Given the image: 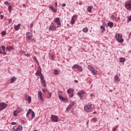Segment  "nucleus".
<instances>
[{
	"label": "nucleus",
	"instance_id": "f257e3e1",
	"mask_svg": "<svg viewBox=\"0 0 131 131\" xmlns=\"http://www.w3.org/2000/svg\"><path fill=\"white\" fill-rule=\"evenodd\" d=\"M95 108L94 104H85L84 106V110L85 112H91Z\"/></svg>",
	"mask_w": 131,
	"mask_h": 131
},
{
	"label": "nucleus",
	"instance_id": "f03ea898",
	"mask_svg": "<svg viewBox=\"0 0 131 131\" xmlns=\"http://www.w3.org/2000/svg\"><path fill=\"white\" fill-rule=\"evenodd\" d=\"M88 69H89L93 75H98V71L93 66L91 65L88 66Z\"/></svg>",
	"mask_w": 131,
	"mask_h": 131
},
{
	"label": "nucleus",
	"instance_id": "7ed1b4c3",
	"mask_svg": "<svg viewBox=\"0 0 131 131\" xmlns=\"http://www.w3.org/2000/svg\"><path fill=\"white\" fill-rule=\"evenodd\" d=\"M115 38L117 41L121 43L123 42V39L122 38V36H121L119 34H117L115 35Z\"/></svg>",
	"mask_w": 131,
	"mask_h": 131
},
{
	"label": "nucleus",
	"instance_id": "20e7f679",
	"mask_svg": "<svg viewBox=\"0 0 131 131\" xmlns=\"http://www.w3.org/2000/svg\"><path fill=\"white\" fill-rule=\"evenodd\" d=\"M38 97H39L41 102H43L45 101V98H43V95L41 91H39L38 92Z\"/></svg>",
	"mask_w": 131,
	"mask_h": 131
},
{
	"label": "nucleus",
	"instance_id": "39448f33",
	"mask_svg": "<svg viewBox=\"0 0 131 131\" xmlns=\"http://www.w3.org/2000/svg\"><path fill=\"white\" fill-rule=\"evenodd\" d=\"M73 69H77L79 71H82V70H83V69L82 68V67H81V66L78 65V64H74L73 67H72Z\"/></svg>",
	"mask_w": 131,
	"mask_h": 131
},
{
	"label": "nucleus",
	"instance_id": "423d86ee",
	"mask_svg": "<svg viewBox=\"0 0 131 131\" xmlns=\"http://www.w3.org/2000/svg\"><path fill=\"white\" fill-rule=\"evenodd\" d=\"M54 22L57 23V28H59V27H61V20H60V18L59 17L55 18L54 20Z\"/></svg>",
	"mask_w": 131,
	"mask_h": 131
},
{
	"label": "nucleus",
	"instance_id": "0eeeda50",
	"mask_svg": "<svg viewBox=\"0 0 131 131\" xmlns=\"http://www.w3.org/2000/svg\"><path fill=\"white\" fill-rule=\"evenodd\" d=\"M40 78L43 86H44V88H46V86H47V84L46 83V80H45V78L43 77V75H41L40 76Z\"/></svg>",
	"mask_w": 131,
	"mask_h": 131
},
{
	"label": "nucleus",
	"instance_id": "6e6552de",
	"mask_svg": "<svg viewBox=\"0 0 131 131\" xmlns=\"http://www.w3.org/2000/svg\"><path fill=\"white\" fill-rule=\"evenodd\" d=\"M8 104L5 103V102L0 103V111L4 110L5 108H7Z\"/></svg>",
	"mask_w": 131,
	"mask_h": 131
},
{
	"label": "nucleus",
	"instance_id": "1a4fd4ad",
	"mask_svg": "<svg viewBox=\"0 0 131 131\" xmlns=\"http://www.w3.org/2000/svg\"><path fill=\"white\" fill-rule=\"evenodd\" d=\"M125 7L127 10H131V1L127 2L125 4Z\"/></svg>",
	"mask_w": 131,
	"mask_h": 131
},
{
	"label": "nucleus",
	"instance_id": "9d476101",
	"mask_svg": "<svg viewBox=\"0 0 131 131\" xmlns=\"http://www.w3.org/2000/svg\"><path fill=\"white\" fill-rule=\"evenodd\" d=\"M51 119L54 122H58L59 119L58 118V117L56 116L52 115L51 117Z\"/></svg>",
	"mask_w": 131,
	"mask_h": 131
},
{
	"label": "nucleus",
	"instance_id": "9b49d317",
	"mask_svg": "<svg viewBox=\"0 0 131 131\" xmlns=\"http://www.w3.org/2000/svg\"><path fill=\"white\" fill-rule=\"evenodd\" d=\"M58 97L59 100L61 101V102H63V103H66V102H67V99H66V98L64 97H62L61 94L58 95Z\"/></svg>",
	"mask_w": 131,
	"mask_h": 131
},
{
	"label": "nucleus",
	"instance_id": "f8f14e48",
	"mask_svg": "<svg viewBox=\"0 0 131 131\" xmlns=\"http://www.w3.org/2000/svg\"><path fill=\"white\" fill-rule=\"evenodd\" d=\"M85 94V92L82 90L81 91L78 92L77 95H78L79 97H80V99H82L83 97V95Z\"/></svg>",
	"mask_w": 131,
	"mask_h": 131
},
{
	"label": "nucleus",
	"instance_id": "ddd939ff",
	"mask_svg": "<svg viewBox=\"0 0 131 131\" xmlns=\"http://www.w3.org/2000/svg\"><path fill=\"white\" fill-rule=\"evenodd\" d=\"M49 30H51V31H53V30H56V26H55L54 23L51 24L49 26Z\"/></svg>",
	"mask_w": 131,
	"mask_h": 131
},
{
	"label": "nucleus",
	"instance_id": "4468645a",
	"mask_svg": "<svg viewBox=\"0 0 131 131\" xmlns=\"http://www.w3.org/2000/svg\"><path fill=\"white\" fill-rule=\"evenodd\" d=\"M26 35L28 39H31V37H32V34H31V33L27 32Z\"/></svg>",
	"mask_w": 131,
	"mask_h": 131
},
{
	"label": "nucleus",
	"instance_id": "2eb2a0df",
	"mask_svg": "<svg viewBox=\"0 0 131 131\" xmlns=\"http://www.w3.org/2000/svg\"><path fill=\"white\" fill-rule=\"evenodd\" d=\"M17 80V78L16 77H13L10 79V83H14Z\"/></svg>",
	"mask_w": 131,
	"mask_h": 131
},
{
	"label": "nucleus",
	"instance_id": "dca6fc26",
	"mask_svg": "<svg viewBox=\"0 0 131 131\" xmlns=\"http://www.w3.org/2000/svg\"><path fill=\"white\" fill-rule=\"evenodd\" d=\"M73 106H74V103H71L67 108V111H70V109L72 108Z\"/></svg>",
	"mask_w": 131,
	"mask_h": 131
},
{
	"label": "nucleus",
	"instance_id": "f3484780",
	"mask_svg": "<svg viewBox=\"0 0 131 131\" xmlns=\"http://www.w3.org/2000/svg\"><path fill=\"white\" fill-rule=\"evenodd\" d=\"M26 100H27L29 104L31 103V97L28 96H26Z\"/></svg>",
	"mask_w": 131,
	"mask_h": 131
},
{
	"label": "nucleus",
	"instance_id": "a211bd4d",
	"mask_svg": "<svg viewBox=\"0 0 131 131\" xmlns=\"http://www.w3.org/2000/svg\"><path fill=\"white\" fill-rule=\"evenodd\" d=\"M21 26V25L18 24L17 25L14 26V29L17 31V30H19V29L20 28V27Z\"/></svg>",
	"mask_w": 131,
	"mask_h": 131
},
{
	"label": "nucleus",
	"instance_id": "6ab92c4d",
	"mask_svg": "<svg viewBox=\"0 0 131 131\" xmlns=\"http://www.w3.org/2000/svg\"><path fill=\"white\" fill-rule=\"evenodd\" d=\"M115 81L116 82H119V81H120V80L119 79V77H118V76L116 75L115 76Z\"/></svg>",
	"mask_w": 131,
	"mask_h": 131
},
{
	"label": "nucleus",
	"instance_id": "aec40b11",
	"mask_svg": "<svg viewBox=\"0 0 131 131\" xmlns=\"http://www.w3.org/2000/svg\"><path fill=\"white\" fill-rule=\"evenodd\" d=\"M119 60H120V63H123V62H125V60L126 59L125 58H123V57H120Z\"/></svg>",
	"mask_w": 131,
	"mask_h": 131
},
{
	"label": "nucleus",
	"instance_id": "412c9836",
	"mask_svg": "<svg viewBox=\"0 0 131 131\" xmlns=\"http://www.w3.org/2000/svg\"><path fill=\"white\" fill-rule=\"evenodd\" d=\"M73 92H74V91L73 90V89H69L67 90V93L69 95L70 94H71V93H73Z\"/></svg>",
	"mask_w": 131,
	"mask_h": 131
},
{
	"label": "nucleus",
	"instance_id": "4be33fe9",
	"mask_svg": "<svg viewBox=\"0 0 131 131\" xmlns=\"http://www.w3.org/2000/svg\"><path fill=\"white\" fill-rule=\"evenodd\" d=\"M16 111H17L18 113H21V112H23L24 110H23V108H19V107H18L16 110Z\"/></svg>",
	"mask_w": 131,
	"mask_h": 131
},
{
	"label": "nucleus",
	"instance_id": "5701e85b",
	"mask_svg": "<svg viewBox=\"0 0 131 131\" xmlns=\"http://www.w3.org/2000/svg\"><path fill=\"white\" fill-rule=\"evenodd\" d=\"M107 26L110 27V28H112L113 27V23L110 21L107 23Z\"/></svg>",
	"mask_w": 131,
	"mask_h": 131
},
{
	"label": "nucleus",
	"instance_id": "b1692460",
	"mask_svg": "<svg viewBox=\"0 0 131 131\" xmlns=\"http://www.w3.org/2000/svg\"><path fill=\"white\" fill-rule=\"evenodd\" d=\"M31 112H32V110H31V108H30L27 113V115H26L27 117H28V116H29V114H30Z\"/></svg>",
	"mask_w": 131,
	"mask_h": 131
},
{
	"label": "nucleus",
	"instance_id": "393cba45",
	"mask_svg": "<svg viewBox=\"0 0 131 131\" xmlns=\"http://www.w3.org/2000/svg\"><path fill=\"white\" fill-rule=\"evenodd\" d=\"M22 126L19 125L17 128L16 131H20L22 130Z\"/></svg>",
	"mask_w": 131,
	"mask_h": 131
},
{
	"label": "nucleus",
	"instance_id": "a878e982",
	"mask_svg": "<svg viewBox=\"0 0 131 131\" xmlns=\"http://www.w3.org/2000/svg\"><path fill=\"white\" fill-rule=\"evenodd\" d=\"M93 9V7L92 6H89L88 7V9H87V11L91 13L92 12V10Z\"/></svg>",
	"mask_w": 131,
	"mask_h": 131
},
{
	"label": "nucleus",
	"instance_id": "bb28decb",
	"mask_svg": "<svg viewBox=\"0 0 131 131\" xmlns=\"http://www.w3.org/2000/svg\"><path fill=\"white\" fill-rule=\"evenodd\" d=\"M83 32L85 33H87L88 31H89V29L88 28H84L82 30Z\"/></svg>",
	"mask_w": 131,
	"mask_h": 131
},
{
	"label": "nucleus",
	"instance_id": "cd10ccee",
	"mask_svg": "<svg viewBox=\"0 0 131 131\" xmlns=\"http://www.w3.org/2000/svg\"><path fill=\"white\" fill-rule=\"evenodd\" d=\"M75 22V19H74V16H73L72 18L71 24H74Z\"/></svg>",
	"mask_w": 131,
	"mask_h": 131
},
{
	"label": "nucleus",
	"instance_id": "c85d7f7f",
	"mask_svg": "<svg viewBox=\"0 0 131 131\" xmlns=\"http://www.w3.org/2000/svg\"><path fill=\"white\" fill-rule=\"evenodd\" d=\"M12 8L13 7H12V6L11 5H9L8 6V11H9V12H12Z\"/></svg>",
	"mask_w": 131,
	"mask_h": 131
},
{
	"label": "nucleus",
	"instance_id": "c756f323",
	"mask_svg": "<svg viewBox=\"0 0 131 131\" xmlns=\"http://www.w3.org/2000/svg\"><path fill=\"white\" fill-rule=\"evenodd\" d=\"M18 113H18V111H14V112H13V116H17V114H18Z\"/></svg>",
	"mask_w": 131,
	"mask_h": 131
},
{
	"label": "nucleus",
	"instance_id": "7c9ffc66",
	"mask_svg": "<svg viewBox=\"0 0 131 131\" xmlns=\"http://www.w3.org/2000/svg\"><path fill=\"white\" fill-rule=\"evenodd\" d=\"M7 51H9V52H11L12 50H13V47H9L7 48Z\"/></svg>",
	"mask_w": 131,
	"mask_h": 131
},
{
	"label": "nucleus",
	"instance_id": "2f4dec72",
	"mask_svg": "<svg viewBox=\"0 0 131 131\" xmlns=\"http://www.w3.org/2000/svg\"><path fill=\"white\" fill-rule=\"evenodd\" d=\"M110 19L113 20H115V16H114V15H112L111 16Z\"/></svg>",
	"mask_w": 131,
	"mask_h": 131
},
{
	"label": "nucleus",
	"instance_id": "473e14b6",
	"mask_svg": "<svg viewBox=\"0 0 131 131\" xmlns=\"http://www.w3.org/2000/svg\"><path fill=\"white\" fill-rule=\"evenodd\" d=\"M2 35H7V32L6 31H3L1 33Z\"/></svg>",
	"mask_w": 131,
	"mask_h": 131
},
{
	"label": "nucleus",
	"instance_id": "72a5a7b5",
	"mask_svg": "<svg viewBox=\"0 0 131 131\" xmlns=\"http://www.w3.org/2000/svg\"><path fill=\"white\" fill-rule=\"evenodd\" d=\"M32 118L33 119L34 117H35V114L34 113V112H32Z\"/></svg>",
	"mask_w": 131,
	"mask_h": 131
},
{
	"label": "nucleus",
	"instance_id": "f704fd0d",
	"mask_svg": "<svg viewBox=\"0 0 131 131\" xmlns=\"http://www.w3.org/2000/svg\"><path fill=\"white\" fill-rule=\"evenodd\" d=\"M48 98L51 99L52 98V93H48Z\"/></svg>",
	"mask_w": 131,
	"mask_h": 131
},
{
	"label": "nucleus",
	"instance_id": "c9c22d12",
	"mask_svg": "<svg viewBox=\"0 0 131 131\" xmlns=\"http://www.w3.org/2000/svg\"><path fill=\"white\" fill-rule=\"evenodd\" d=\"M33 59L35 62H36V63H38V60H37V59L36 58L35 56H34Z\"/></svg>",
	"mask_w": 131,
	"mask_h": 131
},
{
	"label": "nucleus",
	"instance_id": "e433bc0d",
	"mask_svg": "<svg viewBox=\"0 0 131 131\" xmlns=\"http://www.w3.org/2000/svg\"><path fill=\"white\" fill-rule=\"evenodd\" d=\"M54 74L55 75H58V74H59V71L55 70L54 71Z\"/></svg>",
	"mask_w": 131,
	"mask_h": 131
},
{
	"label": "nucleus",
	"instance_id": "4c0bfd02",
	"mask_svg": "<svg viewBox=\"0 0 131 131\" xmlns=\"http://www.w3.org/2000/svg\"><path fill=\"white\" fill-rule=\"evenodd\" d=\"M51 11L53 12V13H57V9H55L54 8L51 9Z\"/></svg>",
	"mask_w": 131,
	"mask_h": 131
},
{
	"label": "nucleus",
	"instance_id": "58836bf2",
	"mask_svg": "<svg viewBox=\"0 0 131 131\" xmlns=\"http://www.w3.org/2000/svg\"><path fill=\"white\" fill-rule=\"evenodd\" d=\"M1 48H2V49L3 51V52H5V51H6V47H5V46H2L1 47Z\"/></svg>",
	"mask_w": 131,
	"mask_h": 131
},
{
	"label": "nucleus",
	"instance_id": "ea45409f",
	"mask_svg": "<svg viewBox=\"0 0 131 131\" xmlns=\"http://www.w3.org/2000/svg\"><path fill=\"white\" fill-rule=\"evenodd\" d=\"M100 28H101V29H102V31H105V27H104L103 26H101Z\"/></svg>",
	"mask_w": 131,
	"mask_h": 131
},
{
	"label": "nucleus",
	"instance_id": "a19ab883",
	"mask_svg": "<svg viewBox=\"0 0 131 131\" xmlns=\"http://www.w3.org/2000/svg\"><path fill=\"white\" fill-rule=\"evenodd\" d=\"M118 127V125H116L115 127L113 128V131H116V128H117Z\"/></svg>",
	"mask_w": 131,
	"mask_h": 131
},
{
	"label": "nucleus",
	"instance_id": "79ce46f5",
	"mask_svg": "<svg viewBox=\"0 0 131 131\" xmlns=\"http://www.w3.org/2000/svg\"><path fill=\"white\" fill-rule=\"evenodd\" d=\"M42 92L43 93H47V92H48V90L46 89H42Z\"/></svg>",
	"mask_w": 131,
	"mask_h": 131
},
{
	"label": "nucleus",
	"instance_id": "37998d69",
	"mask_svg": "<svg viewBox=\"0 0 131 131\" xmlns=\"http://www.w3.org/2000/svg\"><path fill=\"white\" fill-rule=\"evenodd\" d=\"M92 120H93L94 122H97V118H96L92 119Z\"/></svg>",
	"mask_w": 131,
	"mask_h": 131
},
{
	"label": "nucleus",
	"instance_id": "c03bdc74",
	"mask_svg": "<svg viewBox=\"0 0 131 131\" xmlns=\"http://www.w3.org/2000/svg\"><path fill=\"white\" fill-rule=\"evenodd\" d=\"M5 5H10V3L8 2H7V1H6L5 2Z\"/></svg>",
	"mask_w": 131,
	"mask_h": 131
},
{
	"label": "nucleus",
	"instance_id": "a18cd8bd",
	"mask_svg": "<svg viewBox=\"0 0 131 131\" xmlns=\"http://www.w3.org/2000/svg\"><path fill=\"white\" fill-rule=\"evenodd\" d=\"M0 18L1 20H3L4 19V15H0Z\"/></svg>",
	"mask_w": 131,
	"mask_h": 131
},
{
	"label": "nucleus",
	"instance_id": "49530a36",
	"mask_svg": "<svg viewBox=\"0 0 131 131\" xmlns=\"http://www.w3.org/2000/svg\"><path fill=\"white\" fill-rule=\"evenodd\" d=\"M25 56H26V57H29V56H30V54L28 53V54H25Z\"/></svg>",
	"mask_w": 131,
	"mask_h": 131
},
{
	"label": "nucleus",
	"instance_id": "de8ad7c7",
	"mask_svg": "<svg viewBox=\"0 0 131 131\" xmlns=\"http://www.w3.org/2000/svg\"><path fill=\"white\" fill-rule=\"evenodd\" d=\"M36 75L37 76H38V75H39V72H38V71L36 72Z\"/></svg>",
	"mask_w": 131,
	"mask_h": 131
},
{
	"label": "nucleus",
	"instance_id": "09e8293b",
	"mask_svg": "<svg viewBox=\"0 0 131 131\" xmlns=\"http://www.w3.org/2000/svg\"><path fill=\"white\" fill-rule=\"evenodd\" d=\"M54 57L55 56H54V55H51V58L52 59V60H53L54 59Z\"/></svg>",
	"mask_w": 131,
	"mask_h": 131
},
{
	"label": "nucleus",
	"instance_id": "8fccbe9b",
	"mask_svg": "<svg viewBox=\"0 0 131 131\" xmlns=\"http://www.w3.org/2000/svg\"><path fill=\"white\" fill-rule=\"evenodd\" d=\"M32 27H33V23H32L30 24V28H32Z\"/></svg>",
	"mask_w": 131,
	"mask_h": 131
},
{
	"label": "nucleus",
	"instance_id": "3c124183",
	"mask_svg": "<svg viewBox=\"0 0 131 131\" xmlns=\"http://www.w3.org/2000/svg\"><path fill=\"white\" fill-rule=\"evenodd\" d=\"M11 23H12V19L10 18V19H9V20L8 23L10 24Z\"/></svg>",
	"mask_w": 131,
	"mask_h": 131
},
{
	"label": "nucleus",
	"instance_id": "603ef678",
	"mask_svg": "<svg viewBox=\"0 0 131 131\" xmlns=\"http://www.w3.org/2000/svg\"><path fill=\"white\" fill-rule=\"evenodd\" d=\"M102 25H103V27L106 26V23H103Z\"/></svg>",
	"mask_w": 131,
	"mask_h": 131
},
{
	"label": "nucleus",
	"instance_id": "864d4df0",
	"mask_svg": "<svg viewBox=\"0 0 131 131\" xmlns=\"http://www.w3.org/2000/svg\"><path fill=\"white\" fill-rule=\"evenodd\" d=\"M11 124H12V125H15L16 122H12V123H11Z\"/></svg>",
	"mask_w": 131,
	"mask_h": 131
},
{
	"label": "nucleus",
	"instance_id": "5fc2aeb1",
	"mask_svg": "<svg viewBox=\"0 0 131 131\" xmlns=\"http://www.w3.org/2000/svg\"><path fill=\"white\" fill-rule=\"evenodd\" d=\"M73 97V94H71V95H70V97L72 98Z\"/></svg>",
	"mask_w": 131,
	"mask_h": 131
},
{
	"label": "nucleus",
	"instance_id": "6e6d98bb",
	"mask_svg": "<svg viewBox=\"0 0 131 131\" xmlns=\"http://www.w3.org/2000/svg\"><path fill=\"white\" fill-rule=\"evenodd\" d=\"M21 123H23V124H25V122L24 120H22L21 121Z\"/></svg>",
	"mask_w": 131,
	"mask_h": 131
},
{
	"label": "nucleus",
	"instance_id": "4d7b16f0",
	"mask_svg": "<svg viewBox=\"0 0 131 131\" xmlns=\"http://www.w3.org/2000/svg\"><path fill=\"white\" fill-rule=\"evenodd\" d=\"M55 7H58V3L57 2L55 3Z\"/></svg>",
	"mask_w": 131,
	"mask_h": 131
},
{
	"label": "nucleus",
	"instance_id": "13d9d810",
	"mask_svg": "<svg viewBox=\"0 0 131 131\" xmlns=\"http://www.w3.org/2000/svg\"><path fill=\"white\" fill-rule=\"evenodd\" d=\"M54 8V7L53 6H50L49 7V9H51V10H52V9H53Z\"/></svg>",
	"mask_w": 131,
	"mask_h": 131
},
{
	"label": "nucleus",
	"instance_id": "bf43d9fd",
	"mask_svg": "<svg viewBox=\"0 0 131 131\" xmlns=\"http://www.w3.org/2000/svg\"><path fill=\"white\" fill-rule=\"evenodd\" d=\"M58 93L59 94H63V92L61 91H58Z\"/></svg>",
	"mask_w": 131,
	"mask_h": 131
},
{
	"label": "nucleus",
	"instance_id": "052dcab7",
	"mask_svg": "<svg viewBox=\"0 0 131 131\" xmlns=\"http://www.w3.org/2000/svg\"><path fill=\"white\" fill-rule=\"evenodd\" d=\"M62 7H66V4H63L62 5Z\"/></svg>",
	"mask_w": 131,
	"mask_h": 131
},
{
	"label": "nucleus",
	"instance_id": "680f3d73",
	"mask_svg": "<svg viewBox=\"0 0 131 131\" xmlns=\"http://www.w3.org/2000/svg\"><path fill=\"white\" fill-rule=\"evenodd\" d=\"M79 5H80V6H81V5H82V2H79Z\"/></svg>",
	"mask_w": 131,
	"mask_h": 131
},
{
	"label": "nucleus",
	"instance_id": "e2e57ef3",
	"mask_svg": "<svg viewBox=\"0 0 131 131\" xmlns=\"http://www.w3.org/2000/svg\"><path fill=\"white\" fill-rule=\"evenodd\" d=\"M0 54H3V52H2V49L0 48Z\"/></svg>",
	"mask_w": 131,
	"mask_h": 131
},
{
	"label": "nucleus",
	"instance_id": "0e129e2a",
	"mask_svg": "<svg viewBox=\"0 0 131 131\" xmlns=\"http://www.w3.org/2000/svg\"><path fill=\"white\" fill-rule=\"evenodd\" d=\"M74 81L75 82H78V81L77 80H75Z\"/></svg>",
	"mask_w": 131,
	"mask_h": 131
},
{
	"label": "nucleus",
	"instance_id": "69168bd1",
	"mask_svg": "<svg viewBox=\"0 0 131 131\" xmlns=\"http://www.w3.org/2000/svg\"><path fill=\"white\" fill-rule=\"evenodd\" d=\"M6 51H4V53H3V55H6Z\"/></svg>",
	"mask_w": 131,
	"mask_h": 131
},
{
	"label": "nucleus",
	"instance_id": "338daca9",
	"mask_svg": "<svg viewBox=\"0 0 131 131\" xmlns=\"http://www.w3.org/2000/svg\"><path fill=\"white\" fill-rule=\"evenodd\" d=\"M96 113H97L96 112L93 113V114H96Z\"/></svg>",
	"mask_w": 131,
	"mask_h": 131
},
{
	"label": "nucleus",
	"instance_id": "774afa93",
	"mask_svg": "<svg viewBox=\"0 0 131 131\" xmlns=\"http://www.w3.org/2000/svg\"><path fill=\"white\" fill-rule=\"evenodd\" d=\"M131 36V33H130L129 34V36Z\"/></svg>",
	"mask_w": 131,
	"mask_h": 131
}]
</instances>
